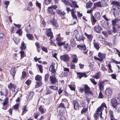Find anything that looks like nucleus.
<instances>
[{
    "label": "nucleus",
    "instance_id": "obj_63",
    "mask_svg": "<svg viewBox=\"0 0 120 120\" xmlns=\"http://www.w3.org/2000/svg\"><path fill=\"white\" fill-rule=\"evenodd\" d=\"M103 17L104 19H105L107 21H108L109 20V19L107 18V16L105 15H103L102 16Z\"/></svg>",
    "mask_w": 120,
    "mask_h": 120
},
{
    "label": "nucleus",
    "instance_id": "obj_27",
    "mask_svg": "<svg viewBox=\"0 0 120 120\" xmlns=\"http://www.w3.org/2000/svg\"><path fill=\"white\" fill-rule=\"evenodd\" d=\"M74 108L75 109H76V107L78 108L79 107V105L76 101H75L73 102Z\"/></svg>",
    "mask_w": 120,
    "mask_h": 120
},
{
    "label": "nucleus",
    "instance_id": "obj_51",
    "mask_svg": "<svg viewBox=\"0 0 120 120\" xmlns=\"http://www.w3.org/2000/svg\"><path fill=\"white\" fill-rule=\"evenodd\" d=\"M22 50L19 53L20 54V57L21 56V58H23L24 56V52Z\"/></svg>",
    "mask_w": 120,
    "mask_h": 120
},
{
    "label": "nucleus",
    "instance_id": "obj_13",
    "mask_svg": "<svg viewBox=\"0 0 120 120\" xmlns=\"http://www.w3.org/2000/svg\"><path fill=\"white\" fill-rule=\"evenodd\" d=\"M46 33L48 37H50V38H49V40H51L53 38V36L52 34V33L51 31V30L50 29H49L47 30L46 31Z\"/></svg>",
    "mask_w": 120,
    "mask_h": 120
},
{
    "label": "nucleus",
    "instance_id": "obj_58",
    "mask_svg": "<svg viewBox=\"0 0 120 120\" xmlns=\"http://www.w3.org/2000/svg\"><path fill=\"white\" fill-rule=\"evenodd\" d=\"M112 32L115 33L117 32L115 26H112Z\"/></svg>",
    "mask_w": 120,
    "mask_h": 120
},
{
    "label": "nucleus",
    "instance_id": "obj_53",
    "mask_svg": "<svg viewBox=\"0 0 120 120\" xmlns=\"http://www.w3.org/2000/svg\"><path fill=\"white\" fill-rule=\"evenodd\" d=\"M63 89L61 87L58 90V94L59 95H60L61 93L63 92Z\"/></svg>",
    "mask_w": 120,
    "mask_h": 120
},
{
    "label": "nucleus",
    "instance_id": "obj_4",
    "mask_svg": "<svg viewBox=\"0 0 120 120\" xmlns=\"http://www.w3.org/2000/svg\"><path fill=\"white\" fill-rule=\"evenodd\" d=\"M63 38L60 37V34L58 35L57 37L56 38V40L57 41L56 43L58 46H61L65 44V42H61Z\"/></svg>",
    "mask_w": 120,
    "mask_h": 120
},
{
    "label": "nucleus",
    "instance_id": "obj_24",
    "mask_svg": "<svg viewBox=\"0 0 120 120\" xmlns=\"http://www.w3.org/2000/svg\"><path fill=\"white\" fill-rule=\"evenodd\" d=\"M101 75V73L100 72H99L96 73L93 77L94 78L96 79H99Z\"/></svg>",
    "mask_w": 120,
    "mask_h": 120
},
{
    "label": "nucleus",
    "instance_id": "obj_56",
    "mask_svg": "<svg viewBox=\"0 0 120 120\" xmlns=\"http://www.w3.org/2000/svg\"><path fill=\"white\" fill-rule=\"evenodd\" d=\"M66 10L67 11L68 13L69 11H71V13L72 11H74V9H72L71 10L69 8L67 7Z\"/></svg>",
    "mask_w": 120,
    "mask_h": 120
},
{
    "label": "nucleus",
    "instance_id": "obj_8",
    "mask_svg": "<svg viewBox=\"0 0 120 120\" xmlns=\"http://www.w3.org/2000/svg\"><path fill=\"white\" fill-rule=\"evenodd\" d=\"M98 56L99 57L98 58L94 56V59L95 60L101 61L105 58V54H103L100 52H99L98 54Z\"/></svg>",
    "mask_w": 120,
    "mask_h": 120
},
{
    "label": "nucleus",
    "instance_id": "obj_54",
    "mask_svg": "<svg viewBox=\"0 0 120 120\" xmlns=\"http://www.w3.org/2000/svg\"><path fill=\"white\" fill-rule=\"evenodd\" d=\"M64 47L65 48L66 50L68 51H69L70 50V47H68V45L67 44H65L64 46Z\"/></svg>",
    "mask_w": 120,
    "mask_h": 120
},
{
    "label": "nucleus",
    "instance_id": "obj_10",
    "mask_svg": "<svg viewBox=\"0 0 120 120\" xmlns=\"http://www.w3.org/2000/svg\"><path fill=\"white\" fill-rule=\"evenodd\" d=\"M50 82L52 84H55L57 82V79L54 75L50 76Z\"/></svg>",
    "mask_w": 120,
    "mask_h": 120
},
{
    "label": "nucleus",
    "instance_id": "obj_1",
    "mask_svg": "<svg viewBox=\"0 0 120 120\" xmlns=\"http://www.w3.org/2000/svg\"><path fill=\"white\" fill-rule=\"evenodd\" d=\"M84 86V88L80 87L79 89V91L80 92L82 93L84 91L85 94H93L92 92L90 90V88L87 85L85 84Z\"/></svg>",
    "mask_w": 120,
    "mask_h": 120
},
{
    "label": "nucleus",
    "instance_id": "obj_36",
    "mask_svg": "<svg viewBox=\"0 0 120 120\" xmlns=\"http://www.w3.org/2000/svg\"><path fill=\"white\" fill-rule=\"evenodd\" d=\"M35 80H36L40 81L42 79L41 77L39 75H37L35 77Z\"/></svg>",
    "mask_w": 120,
    "mask_h": 120
},
{
    "label": "nucleus",
    "instance_id": "obj_44",
    "mask_svg": "<svg viewBox=\"0 0 120 120\" xmlns=\"http://www.w3.org/2000/svg\"><path fill=\"white\" fill-rule=\"evenodd\" d=\"M53 92L51 90L48 89L47 90L45 94L47 95L49 94H50L52 93Z\"/></svg>",
    "mask_w": 120,
    "mask_h": 120
},
{
    "label": "nucleus",
    "instance_id": "obj_18",
    "mask_svg": "<svg viewBox=\"0 0 120 120\" xmlns=\"http://www.w3.org/2000/svg\"><path fill=\"white\" fill-rule=\"evenodd\" d=\"M111 4L112 5V6H115L116 7H119L120 6V2L117 1H113L112 2Z\"/></svg>",
    "mask_w": 120,
    "mask_h": 120
},
{
    "label": "nucleus",
    "instance_id": "obj_64",
    "mask_svg": "<svg viewBox=\"0 0 120 120\" xmlns=\"http://www.w3.org/2000/svg\"><path fill=\"white\" fill-rule=\"evenodd\" d=\"M50 7H51L52 9H53L54 10H56L57 8V6L55 5H53L52 6H50Z\"/></svg>",
    "mask_w": 120,
    "mask_h": 120
},
{
    "label": "nucleus",
    "instance_id": "obj_29",
    "mask_svg": "<svg viewBox=\"0 0 120 120\" xmlns=\"http://www.w3.org/2000/svg\"><path fill=\"white\" fill-rule=\"evenodd\" d=\"M15 58L16 60L18 61L21 59L20 54L16 53H15Z\"/></svg>",
    "mask_w": 120,
    "mask_h": 120
},
{
    "label": "nucleus",
    "instance_id": "obj_45",
    "mask_svg": "<svg viewBox=\"0 0 120 120\" xmlns=\"http://www.w3.org/2000/svg\"><path fill=\"white\" fill-rule=\"evenodd\" d=\"M93 4L90 2H88L86 4V5L87 8H90L92 6Z\"/></svg>",
    "mask_w": 120,
    "mask_h": 120
},
{
    "label": "nucleus",
    "instance_id": "obj_49",
    "mask_svg": "<svg viewBox=\"0 0 120 120\" xmlns=\"http://www.w3.org/2000/svg\"><path fill=\"white\" fill-rule=\"evenodd\" d=\"M38 67L40 72L41 73H42L43 72V70L42 69V65H38Z\"/></svg>",
    "mask_w": 120,
    "mask_h": 120
},
{
    "label": "nucleus",
    "instance_id": "obj_37",
    "mask_svg": "<svg viewBox=\"0 0 120 120\" xmlns=\"http://www.w3.org/2000/svg\"><path fill=\"white\" fill-rule=\"evenodd\" d=\"M15 87V85L12 83H10V85L8 86V87L10 90H12L13 88H14Z\"/></svg>",
    "mask_w": 120,
    "mask_h": 120
},
{
    "label": "nucleus",
    "instance_id": "obj_22",
    "mask_svg": "<svg viewBox=\"0 0 120 120\" xmlns=\"http://www.w3.org/2000/svg\"><path fill=\"white\" fill-rule=\"evenodd\" d=\"M50 22L56 28L58 27V25L56 20L55 19H53L51 20Z\"/></svg>",
    "mask_w": 120,
    "mask_h": 120
},
{
    "label": "nucleus",
    "instance_id": "obj_42",
    "mask_svg": "<svg viewBox=\"0 0 120 120\" xmlns=\"http://www.w3.org/2000/svg\"><path fill=\"white\" fill-rule=\"evenodd\" d=\"M71 15L73 18L74 19H75L76 20L77 19V17L76 15L75 14L74 11H72L71 13Z\"/></svg>",
    "mask_w": 120,
    "mask_h": 120
},
{
    "label": "nucleus",
    "instance_id": "obj_62",
    "mask_svg": "<svg viewBox=\"0 0 120 120\" xmlns=\"http://www.w3.org/2000/svg\"><path fill=\"white\" fill-rule=\"evenodd\" d=\"M90 80L92 83L94 85H95L97 84V83L95 81L94 79H90Z\"/></svg>",
    "mask_w": 120,
    "mask_h": 120
},
{
    "label": "nucleus",
    "instance_id": "obj_31",
    "mask_svg": "<svg viewBox=\"0 0 120 120\" xmlns=\"http://www.w3.org/2000/svg\"><path fill=\"white\" fill-rule=\"evenodd\" d=\"M21 46V47L20 48L22 50H25L26 49V47L25 46V44L23 42H22Z\"/></svg>",
    "mask_w": 120,
    "mask_h": 120
},
{
    "label": "nucleus",
    "instance_id": "obj_52",
    "mask_svg": "<svg viewBox=\"0 0 120 120\" xmlns=\"http://www.w3.org/2000/svg\"><path fill=\"white\" fill-rule=\"evenodd\" d=\"M16 33L18 34L19 35H21L22 34V32L21 30L20 29H19L16 32Z\"/></svg>",
    "mask_w": 120,
    "mask_h": 120
},
{
    "label": "nucleus",
    "instance_id": "obj_25",
    "mask_svg": "<svg viewBox=\"0 0 120 120\" xmlns=\"http://www.w3.org/2000/svg\"><path fill=\"white\" fill-rule=\"evenodd\" d=\"M26 36L28 39L30 40H32L34 38L33 35L32 34H27L26 35Z\"/></svg>",
    "mask_w": 120,
    "mask_h": 120
},
{
    "label": "nucleus",
    "instance_id": "obj_16",
    "mask_svg": "<svg viewBox=\"0 0 120 120\" xmlns=\"http://www.w3.org/2000/svg\"><path fill=\"white\" fill-rule=\"evenodd\" d=\"M102 29L101 27L99 25L96 26L94 28V30L95 31L98 33H100Z\"/></svg>",
    "mask_w": 120,
    "mask_h": 120
},
{
    "label": "nucleus",
    "instance_id": "obj_55",
    "mask_svg": "<svg viewBox=\"0 0 120 120\" xmlns=\"http://www.w3.org/2000/svg\"><path fill=\"white\" fill-rule=\"evenodd\" d=\"M49 88L50 89H52L54 90H57L58 89V87L55 86H49Z\"/></svg>",
    "mask_w": 120,
    "mask_h": 120
},
{
    "label": "nucleus",
    "instance_id": "obj_15",
    "mask_svg": "<svg viewBox=\"0 0 120 120\" xmlns=\"http://www.w3.org/2000/svg\"><path fill=\"white\" fill-rule=\"evenodd\" d=\"M120 19L117 18H115L114 19H112L111 21V24L112 26H118V25L116 24V23Z\"/></svg>",
    "mask_w": 120,
    "mask_h": 120
},
{
    "label": "nucleus",
    "instance_id": "obj_34",
    "mask_svg": "<svg viewBox=\"0 0 120 120\" xmlns=\"http://www.w3.org/2000/svg\"><path fill=\"white\" fill-rule=\"evenodd\" d=\"M5 36L4 34L2 33H0V42H1L3 40V39L5 38Z\"/></svg>",
    "mask_w": 120,
    "mask_h": 120
},
{
    "label": "nucleus",
    "instance_id": "obj_2",
    "mask_svg": "<svg viewBox=\"0 0 120 120\" xmlns=\"http://www.w3.org/2000/svg\"><path fill=\"white\" fill-rule=\"evenodd\" d=\"M101 17L100 13L99 12H96L94 14V16L92 15L91 17V21L93 25H94L97 20L100 19Z\"/></svg>",
    "mask_w": 120,
    "mask_h": 120
},
{
    "label": "nucleus",
    "instance_id": "obj_41",
    "mask_svg": "<svg viewBox=\"0 0 120 120\" xmlns=\"http://www.w3.org/2000/svg\"><path fill=\"white\" fill-rule=\"evenodd\" d=\"M34 92L33 91H31L30 93V95L29 96V98L31 100L32 98L34 95Z\"/></svg>",
    "mask_w": 120,
    "mask_h": 120
},
{
    "label": "nucleus",
    "instance_id": "obj_60",
    "mask_svg": "<svg viewBox=\"0 0 120 120\" xmlns=\"http://www.w3.org/2000/svg\"><path fill=\"white\" fill-rule=\"evenodd\" d=\"M87 108H83V109L81 110V113L85 112L87 111Z\"/></svg>",
    "mask_w": 120,
    "mask_h": 120
},
{
    "label": "nucleus",
    "instance_id": "obj_30",
    "mask_svg": "<svg viewBox=\"0 0 120 120\" xmlns=\"http://www.w3.org/2000/svg\"><path fill=\"white\" fill-rule=\"evenodd\" d=\"M56 12L58 14L61 15H64L65 14L64 11H61L58 9H57L56 10Z\"/></svg>",
    "mask_w": 120,
    "mask_h": 120
},
{
    "label": "nucleus",
    "instance_id": "obj_14",
    "mask_svg": "<svg viewBox=\"0 0 120 120\" xmlns=\"http://www.w3.org/2000/svg\"><path fill=\"white\" fill-rule=\"evenodd\" d=\"M111 102L112 106L114 108H116L117 104V100L115 98H113L111 100Z\"/></svg>",
    "mask_w": 120,
    "mask_h": 120
},
{
    "label": "nucleus",
    "instance_id": "obj_19",
    "mask_svg": "<svg viewBox=\"0 0 120 120\" xmlns=\"http://www.w3.org/2000/svg\"><path fill=\"white\" fill-rule=\"evenodd\" d=\"M4 102L3 103V107L2 108L4 110L7 109V107L6 105L8 104V98H6L4 100Z\"/></svg>",
    "mask_w": 120,
    "mask_h": 120
},
{
    "label": "nucleus",
    "instance_id": "obj_47",
    "mask_svg": "<svg viewBox=\"0 0 120 120\" xmlns=\"http://www.w3.org/2000/svg\"><path fill=\"white\" fill-rule=\"evenodd\" d=\"M113 14L115 17H116L118 16L119 14L117 11H113Z\"/></svg>",
    "mask_w": 120,
    "mask_h": 120
},
{
    "label": "nucleus",
    "instance_id": "obj_59",
    "mask_svg": "<svg viewBox=\"0 0 120 120\" xmlns=\"http://www.w3.org/2000/svg\"><path fill=\"white\" fill-rule=\"evenodd\" d=\"M109 113L110 116V118L114 116L113 112L111 110H110L109 111Z\"/></svg>",
    "mask_w": 120,
    "mask_h": 120
},
{
    "label": "nucleus",
    "instance_id": "obj_3",
    "mask_svg": "<svg viewBox=\"0 0 120 120\" xmlns=\"http://www.w3.org/2000/svg\"><path fill=\"white\" fill-rule=\"evenodd\" d=\"M62 2L65 4L68 5H69L71 7H73L74 8H78L79 6L77 5L76 2L71 0H62Z\"/></svg>",
    "mask_w": 120,
    "mask_h": 120
},
{
    "label": "nucleus",
    "instance_id": "obj_20",
    "mask_svg": "<svg viewBox=\"0 0 120 120\" xmlns=\"http://www.w3.org/2000/svg\"><path fill=\"white\" fill-rule=\"evenodd\" d=\"M71 57L72 59V62L74 63H76L78 61L77 56L76 55L74 54Z\"/></svg>",
    "mask_w": 120,
    "mask_h": 120
},
{
    "label": "nucleus",
    "instance_id": "obj_43",
    "mask_svg": "<svg viewBox=\"0 0 120 120\" xmlns=\"http://www.w3.org/2000/svg\"><path fill=\"white\" fill-rule=\"evenodd\" d=\"M114 108L116 109V110H115L116 112L118 113L120 112V108L119 107H118V106H116V108Z\"/></svg>",
    "mask_w": 120,
    "mask_h": 120
},
{
    "label": "nucleus",
    "instance_id": "obj_32",
    "mask_svg": "<svg viewBox=\"0 0 120 120\" xmlns=\"http://www.w3.org/2000/svg\"><path fill=\"white\" fill-rule=\"evenodd\" d=\"M96 113L94 114V119L95 120H96L97 119V117H98L100 114V112L99 111L98 112L97 111V110L96 111Z\"/></svg>",
    "mask_w": 120,
    "mask_h": 120
},
{
    "label": "nucleus",
    "instance_id": "obj_61",
    "mask_svg": "<svg viewBox=\"0 0 120 120\" xmlns=\"http://www.w3.org/2000/svg\"><path fill=\"white\" fill-rule=\"evenodd\" d=\"M99 87L100 90H102L104 89L103 86L101 83H100L99 84Z\"/></svg>",
    "mask_w": 120,
    "mask_h": 120
},
{
    "label": "nucleus",
    "instance_id": "obj_39",
    "mask_svg": "<svg viewBox=\"0 0 120 120\" xmlns=\"http://www.w3.org/2000/svg\"><path fill=\"white\" fill-rule=\"evenodd\" d=\"M22 113L24 114L26 113L27 111V110L26 109V106L23 107L22 109Z\"/></svg>",
    "mask_w": 120,
    "mask_h": 120
},
{
    "label": "nucleus",
    "instance_id": "obj_12",
    "mask_svg": "<svg viewBox=\"0 0 120 120\" xmlns=\"http://www.w3.org/2000/svg\"><path fill=\"white\" fill-rule=\"evenodd\" d=\"M47 12L48 13L51 14L52 15H53L54 17L55 14V12L53 11L52 8L50 7L48 8L47 9Z\"/></svg>",
    "mask_w": 120,
    "mask_h": 120
},
{
    "label": "nucleus",
    "instance_id": "obj_21",
    "mask_svg": "<svg viewBox=\"0 0 120 120\" xmlns=\"http://www.w3.org/2000/svg\"><path fill=\"white\" fill-rule=\"evenodd\" d=\"M103 107H105L106 109L107 108L106 105L105 103H102L101 105L97 109V111H99H99H102Z\"/></svg>",
    "mask_w": 120,
    "mask_h": 120
},
{
    "label": "nucleus",
    "instance_id": "obj_46",
    "mask_svg": "<svg viewBox=\"0 0 120 120\" xmlns=\"http://www.w3.org/2000/svg\"><path fill=\"white\" fill-rule=\"evenodd\" d=\"M13 40L15 43L16 44H17L19 42V40L17 38L15 37H14Z\"/></svg>",
    "mask_w": 120,
    "mask_h": 120
},
{
    "label": "nucleus",
    "instance_id": "obj_11",
    "mask_svg": "<svg viewBox=\"0 0 120 120\" xmlns=\"http://www.w3.org/2000/svg\"><path fill=\"white\" fill-rule=\"evenodd\" d=\"M60 58L61 60L65 62L68 61L69 58L67 55H64L60 56Z\"/></svg>",
    "mask_w": 120,
    "mask_h": 120
},
{
    "label": "nucleus",
    "instance_id": "obj_28",
    "mask_svg": "<svg viewBox=\"0 0 120 120\" xmlns=\"http://www.w3.org/2000/svg\"><path fill=\"white\" fill-rule=\"evenodd\" d=\"M85 35L87 37V38L90 41H91L92 40L93 37L91 35H88L86 33H85Z\"/></svg>",
    "mask_w": 120,
    "mask_h": 120
},
{
    "label": "nucleus",
    "instance_id": "obj_33",
    "mask_svg": "<svg viewBox=\"0 0 120 120\" xmlns=\"http://www.w3.org/2000/svg\"><path fill=\"white\" fill-rule=\"evenodd\" d=\"M51 1V0H45L44 1V4L45 5H48L50 4Z\"/></svg>",
    "mask_w": 120,
    "mask_h": 120
},
{
    "label": "nucleus",
    "instance_id": "obj_26",
    "mask_svg": "<svg viewBox=\"0 0 120 120\" xmlns=\"http://www.w3.org/2000/svg\"><path fill=\"white\" fill-rule=\"evenodd\" d=\"M93 44L94 48L97 50H98L100 48L99 45L98 44L95 42L94 40V41L93 42Z\"/></svg>",
    "mask_w": 120,
    "mask_h": 120
},
{
    "label": "nucleus",
    "instance_id": "obj_7",
    "mask_svg": "<svg viewBox=\"0 0 120 120\" xmlns=\"http://www.w3.org/2000/svg\"><path fill=\"white\" fill-rule=\"evenodd\" d=\"M74 34L77 40L79 41L81 40L83 41L82 36L81 35L79 34L77 30H75L74 31Z\"/></svg>",
    "mask_w": 120,
    "mask_h": 120
},
{
    "label": "nucleus",
    "instance_id": "obj_23",
    "mask_svg": "<svg viewBox=\"0 0 120 120\" xmlns=\"http://www.w3.org/2000/svg\"><path fill=\"white\" fill-rule=\"evenodd\" d=\"M16 71L15 70V68L14 67L12 68L10 70V74L13 77V79H14V77Z\"/></svg>",
    "mask_w": 120,
    "mask_h": 120
},
{
    "label": "nucleus",
    "instance_id": "obj_48",
    "mask_svg": "<svg viewBox=\"0 0 120 120\" xmlns=\"http://www.w3.org/2000/svg\"><path fill=\"white\" fill-rule=\"evenodd\" d=\"M39 110L40 111L41 114H43L44 112V110L43 108L41 107H40L39 108Z\"/></svg>",
    "mask_w": 120,
    "mask_h": 120
},
{
    "label": "nucleus",
    "instance_id": "obj_6",
    "mask_svg": "<svg viewBox=\"0 0 120 120\" xmlns=\"http://www.w3.org/2000/svg\"><path fill=\"white\" fill-rule=\"evenodd\" d=\"M57 64L52 63L49 68V70L52 73H54V75H55V73L56 72V70L55 68V67H56L57 68Z\"/></svg>",
    "mask_w": 120,
    "mask_h": 120
},
{
    "label": "nucleus",
    "instance_id": "obj_17",
    "mask_svg": "<svg viewBox=\"0 0 120 120\" xmlns=\"http://www.w3.org/2000/svg\"><path fill=\"white\" fill-rule=\"evenodd\" d=\"M78 75V77L79 79H81L82 77H86L87 76L86 74L85 73L77 72V73Z\"/></svg>",
    "mask_w": 120,
    "mask_h": 120
},
{
    "label": "nucleus",
    "instance_id": "obj_57",
    "mask_svg": "<svg viewBox=\"0 0 120 120\" xmlns=\"http://www.w3.org/2000/svg\"><path fill=\"white\" fill-rule=\"evenodd\" d=\"M26 73L24 71H23L22 73V77L23 79L25 78L26 76Z\"/></svg>",
    "mask_w": 120,
    "mask_h": 120
},
{
    "label": "nucleus",
    "instance_id": "obj_40",
    "mask_svg": "<svg viewBox=\"0 0 120 120\" xmlns=\"http://www.w3.org/2000/svg\"><path fill=\"white\" fill-rule=\"evenodd\" d=\"M108 0H101V3L103 4L107 5V3H108Z\"/></svg>",
    "mask_w": 120,
    "mask_h": 120
},
{
    "label": "nucleus",
    "instance_id": "obj_5",
    "mask_svg": "<svg viewBox=\"0 0 120 120\" xmlns=\"http://www.w3.org/2000/svg\"><path fill=\"white\" fill-rule=\"evenodd\" d=\"M105 94L107 97L109 98H110L113 93L112 89L110 88H106L105 91Z\"/></svg>",
    "mask_w": 120,
    "mask_h": 120
},
{
    "label": "nucleus",
    "instance_id": "obj_35",
    "mask_svg": "<svg viewBox=\"0 0 120 120\" xmlns=\"http://www.w3.org/2000/svg\"><path fill=\"white\" fill-rule=\"evenodd\" d=\"M42 84V82L40 81H38L36 82V83L35 85L36 88H38Z\"/></svg>",
    "mask_w": 120,
    "mask_h": 120
},
{
    "label": "nucleus",
    "instance_id": "obj_50",
    "mask_svg": "<svg viewBox=\"0 0 120 120\" xmlns=\"http://www.w3.org/2000/svg\"><path fill=\"white\" fill-rule=\"evenodd\" d=\"M19 106V104L17 103L14 106H13V108L15 110H17Z\"/></svg>",
    "mask_w": 120,
    "mask_h": 120
},
{
    "label": "nucleus",
    "instance_id": "obj_9",
    "mask_svg": "<svg viewBox=\"0 0 120 120\" xmlns=\"http://www.w3.org/2000/svg\"><path fill=\"white\" fill-rule=\"evenodd\" d=\"M77 47L79 49H81L83 51V52L84 54H86L87 55L88 50L86 49V47L85 45H78Z\"/></svg>",
    "mask_w": 120,
    "mask_h": 120
},
{
    "label": "nucleus",
    "instance_id": "obj_38",
    "mask_svg": "<svg viewBox=\"0 0 120 120\" xmlns=\"http://www.w3.org/2000/svg\"><path fill=\"white\" fill-rule=\"evenodd\" d=\"M30 25L29 24V25L28 24L27 25V26L26 27L25 29V30L26 32L28 33V32H29V30H30Z\"/></svg>",
    "mask_w": 120,
    "mask_h": 120
}]
</instances>
